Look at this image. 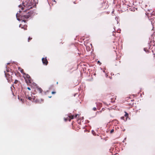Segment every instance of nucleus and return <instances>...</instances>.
Returning a JSON list of instances; mask_svg holds the SVG:
<instances>
[{
	"label": "nucleus",
	"instance_id": "nucleus-1",
	"mask_svg": "<svg viewBox=\"0 0 155 155\" xmlns=\"http://www.w3.org/2000/svg\"><path fill=\"white\" fill-rule=\"evenodd\" d=\"M31 0H23L22 2L23 5L25 8V10L23 11L22 16L25 18H28L32 15V13L29 11V9L32 8V3Z\"/></svg>",
	"mask_w": 155,
	"mask_h": 155
},
{
	"label": "nucleus",
	"instance_id": "nucleus-2",
	"mask_svg": "<svg viewBox=\"0 0 155 155\" xmlns=\"http://www.w3.org/2000/svg\"><path fill=\"white\" fill-rule=\"evenodd\" d=\"M26 97L28 98L29 100L33 102H37L38 101L37 99L35 96H32L31 97L29 96L27 94L26 92L25 93Z\"/></svg>",
	"mask_w": 155,
	"mask_h": 155
},
{
	"label": "nucleus",
	"instance_id": "nucleus-3",
	"mask_svg": "<svg viewBox=\"0 0 155 155\" xmlns=\"http://www.w3.org/2000/svg\"><path fill=\"white\" fill-rule=\"evenodd\" d=\"M147 11L149 12H146V14L148 17H150L155 15V12L153 11L152 9L148 10Z\"/></svg>",
	"mask_w": 155,
	"mask_h": 155
},
{
	"label": "nucleus",
	"instance_id": "nucleus-4",
	"mask_svg": "<svg viewBox=\"0 0 155 155\" xmlns=\"http://www.w3.org/2000/svg\"><path fill=\"white\" fill-rule=\"evenodd\" d=\"M4 72L5 73V76L7 78V79L8 80V81L9 82H10L11 81H12L13 80L12 79V76L10 75V74L8 73L5 72V71Z\"/></svg>",
	"mask_w": 155,
	"mask_h": 155
},
{
	"label": "nucleus",
	"instance_id": "nucleus-5",
	"mask_svg": "<svg viewBox=\"0 0 155 155\" xmlns=\"http://www.w3.org/2000/svg\"><path fill=\"white\" fill-rule=\"evenodd\" d=\"M26 22V20H23L21 21V24H20L19 25V27L21 28H23L24 30H27V26L25 25Z\"/></svg>",
	"mask_w": 155,
	"mask_h": 155
},
{
	"label": "nucleus",
	"instance_id": "nucleus-6",
	"mask_svg": "<svg viewBox=\"0 0 155 155\" xmlns=\"http://www.w3.org/2000/svg\"><path fill=\"white\" fill-rule=\"evenodd\" d=\"M42 61L43 63L44 64H45V65H47L48 64V60L46 58H42Z\"/></svg>",
	"mask_w": 155,
	"mask_h": 155
},
{
	"label": "nucleus",
	"instance_id": "nucleus-7",
	"mask_svg": "<svg viewBox=\"0 0 155 155\" xmlns=\"http://www.w3.org/2000/svg\"><path fill=\"white\" fill-rule=\"evenodd\" d=\"M26 82L27 84H30L31 83V78H28L25 79Z\"/></svg>",
	"mask_w": 155,
	"mask_h": 155
},
{
	"label": "nucleus",
	"instance_id": "nucleus-8",
	"mask_svg": "<svg viewBox=\"0 0 155 155\" xmlns=\"http://www.w3.org/2000/svg\"><path fill=\"white\" fill-rule=\"evenodd\" d=\"M36 90L37 92L40 93H41L43 91L42 89L39 87H37Z\"/></svg>",
	"mask_w": 155,
	"mask_h": 155
},
{
	"label": "nucleus",
	"instance_id": "nucleus-9",
	"mask_svg": "<svg viewBox=\"0 0 155 155\" xmlns=\"http://www.w3.org/2000/svg\"><path fill=\"white\" fill-rule=\"evenodd\" d=\"M18 70L19 71H20V72L21 73H23L24 74V70L23 69L19 67L18 68Z\"/></svg>",
	"mask_w": 155,
	"mask_h": 155
},
{
	"label": "nucleus",
	"instance_id": "nucleus-10",
	"mask_svg": "<svg viewBox=\"0 0 155 155\" xmlns=\"http://www.w3.org/2000/svg\"><path fill=\"white\" fill-rule=\"evenodd\" d=\"M125 112V114L124 115V116L126 117V120L127 119V118L128 117V114H127V113L126 112Z\"/></svg>",
	"mask_w": 155,
	"mask_h": 155
},
{
	"label": "nucleus",
	"instance_id": "nucleus-11",
	"mask_svg": "<svg viewBox=\"0 0 155 155\" xmlns=\"http://www.w3.org/2000/svg\"><path fill=\"white\" fill-rule=\"evenodd\" d=\"M24 74L26 75V79L31 78L30 76L28 74H26L25 73H24Z\"/></svg>",
	"mask_w": 155,
	"mask_h": 155
},
{
	"label": "nucleus",
	"instance_id": "nucleus-12",
	"mask_svg": "<svg viewBox=\"0 0 155 155\" xmlns=\"http://www.w3.org/2000/svg\"><path fill=\"white\" fill-rule=\"evenodd\" d=\"M69 117L71 119H71H73L74 118V115H70L69 116Z\"/></svg>",
	"mask_w": 155,
	"mask_h": 155
},
{
	"label": "nucleus",
	"instance_id": "nucleus-13",
	"mask_svg": "<svg viewBox=\"0 0 155 155\" xmlns=\"http://www.w3.org/2000/svg\"><path fill=\"white\" fill-rule=\"evenodd\" d=\"M19 8H21V10H24V9H25V8H24L23 7H22V6H21V5H19Z\"/></svg>",
	"mask_w": 155,
	"mask_h": 155
},
{
	"label": "nucleus",
	"instance_id": "nucleus-14",
	"mask_svg": "<svg viewBox=\"0 0 155 155\" xmlns=\"http://www.w3.org/2000/svg\"><path fill=\"white\" fill-rule=\"evenodd\" d=\"M32 39V38L31 37H29L28 39V42H29Z\"/></svg>",
	"mask_w": 155,
	"mask_h": 155
},
{
	"label": "nucleus",
	"instance_id": "nucleus-15",
	"mask_svg": "<svg viewBox=\"0 0 155 155\" xmlns=\"http://www.w3.org/2000/svg\"><path fill=\"white\" fill-rule=\"evenodd\" d=\"M114 129H112L110 131V134H112L113 133V132H114Z\"/></svg>",
	"mask_w": 155,
	"mask_h": 155
},
{
	"label": "nucleus",
	"instance_id": "nucleus-16",
	"mask_svg": "<svg viewBox=\"0 0 155 155\" xmlns=\"http://www.w3.org/2000/svg\"><path fill=\"white\" fill-rule=\"evenodd\" d=\"M18 81L17 80H15V81L14 83L15 84H16L18 83Z\"/></svg>",
	"mask_w": 155,
	"mask_h": 155
},
{
	"label": "nucleus",
	"instance_id": "nucleus-17",
	"mask_svg": "<svg viewBox=\"0 0 155 155\" xmlns=\"http://www.w3.org/2000/svg\"><path fill=\"white\" fill-rule=\"evenodd\" d=\"M21 101L22 102V103H23L24 102V100L23 99L21 98L20 99Z\"/></svg>",
	"mask_w": 155,
	"mask_h": 155
},
{
	"label": "nucleus",
	"instance_id": "nucleus-18",
	"mask_svg": "<svg viewBox=\"0 0 155 155\" xmlns=\"http://www.w3.org/2000/svg\"><path fill=\"white\" fill-rule=\"evenodd\" d=\"M93 110L94 111H96L97 110V109L96 107H94L93 108Z\"/></svg>",
	"mask_w": 155,
	"mask_h": 155
},
{
	"label": "nucleus",
	"instance_id": "nucleus-19",
	"mask_svg": "<svg viewBox=\"0 0 155 155\" xmlns=\"http://www.w3.org/2000/svg\"><path fill=\"white\" fill-rule=\"evenodd\" d=\"M56 93V92H55V91H52V92H51V93L52 94H55Z\"/></svg>",
	"mask_w": 155,
	"mask_h": 155
},
{
	"label": "nucleus",
	"instance_id": "nucleus-20",
	"mask_svg": "<svg viewBox=\"0 0 155 155\" xmlns=\"http://www.w3.org/2000/svg\"><path fill=\"white\" fill-rule=\"evenodd\" d=\"M78 116V114H76L75 115V116H74V117L75 118H76L77 117V116Z\"/></svg>",
	"mask_w": 155,
	"mask_h": 155
},
{
	"label": "nucleus",
	"instance_id": "nucleus-21",
	"mask_svg": "<svg viewBox=\"0 0 155 155\" xmlns=\"http://www.w3.org/2000/svg\"><path fill=\"white\" fill-rule=\"evenodd\" d=\"M27 89L28 90H29V91H30V90H31V88H30V87H28L27 88Z\"/></svg>",
	"mask_w": 155,
	"mask_h": 155
},
{
	"label": "nucleus",
	"instance_id": "nucleus-22",
	"mask_svg": "<svg viewBox=\"0 0 155 155\" xmlns=\"http://www.w3.org/2000/svg\"><path fill=\"white\" fill-rule=\"evenodd\" d=\"M102 5L103 6H104V5L105 6V3H102Z\"/></svg>",
	"mask_w": 155,
	"mask_h": 155
},
{
	"label": "nucleus",
	"instance_id": "nucleus-23",
	"mask_svg": "<svg viewBox=\"0 0 155 155\" xmlns=\"http://www.w3.org/2000/svg\"><path fill=\"white\" fill-rule=\"evenodd\" d=\"M7 72H9V69H7Z\"/></svg>",
	"mask_w": 155,
	"mask_h": 155
},
{
	"label": "nucleus",
	"instance_id": "nucleus-24",
	"mask_svg": "<svg viewBox=\"0 0 155 155\" xmlns=\"http://www.w3.org/2000/svg\"><path fill=\"white\" fill-rule=\"evenodd\" d=\"M124 117H121V118H122V119H124Z\"/></svg>",
	"mask_w": 155,
	"mask_h": 155
},
{
	"label": "nucleus",
	"instance_id": "nucleus-25",
	"mask_svg": "<svg viewBox=\"0 0 155 155\" xmlns=\"http://www.w3.org/2000/svg\"><path fill=\"white\" fill-rule=\"evenodd\" d=\"M19 12H20V13H21V12H22L20 10H19Z\"/></svg>",
	"mask_w": 155,
	"mask_h": 155
},
{
	"label": "nucleus",
	"instance_id": "nucleus-26",
	"mask_svg": "<svg viewBox=\"0 0 155 155\" xmlns=\"http://www.w3.org/2000/svg\"><path fill=\"white\" fill-rule=\"evenodd\" d=\"M51 96H49V98H51Z\"/></svg>",
	"mask_w": 155,
	"mask_h": 155
},
{
	"label": "nucleus",
	"instance_id": "nucleus-27",
	"mask_svg": "<svg viewBox=\"0 0 155 155\" xmlns=\"http://www.w3.org/2000/svg\"><path fill=\"white\" fill-rule=\"evenodd\" d=\"M98 63H99V62H100L99 61H98Z\"/></svg>",
	"mask_w": 155,
	"mask_h": 155
},
{
	"label": "nucleus",
	"instance_id": "nucleus-28",
	"mask_svg": "<svg viewBox=\"0 0 155 155\" xmlns=\"http://www.w3.org/2000/svg\"><path fill=\"white\" fill-rule=\"evenodd\" d=\"M105 8H103V9H105Z\"/></svg>",
	"mask_w": 155,
	"mask_h": 155
}]
</instances>
